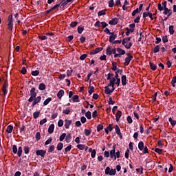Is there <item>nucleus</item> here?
I'll list each match as a JSON object with an SVG mask.
<instances>
[{
	"label": "nucleus",
	"mask_w": 176,
	"mask_h": 176,
	"mask_svg": "<svg viewBox=\"0 0 176 176\" xmlns=\"http://www.w3.org/2000/svg\"><path fill=\"white\" fill-rule=\"evenodd\" d=\"M41 100V96H38L36 97L33 101H34L35 102H36V104H38V102H40Z\"/></svg>",
	"instance_id": "obj_45"
},
{
	"label": "nucleus",
	"mask_w": 176,
	"mask_h": 176,
	"mask_svg": "<svg viewBox=\"0 0 176 176\" xmlns=\"http://www.w3.org/2000/svg\"><path fill=\"white\" fill-rule=\"evenodd\" d=\"M128 57L125 58V63H124V65L128 66L131 61L133 59V56L130 53L125 54Z\"/></svg>",
	"instance_id": "obj_5"
},
{
	"label": "nucleus",
	"mask_w": 176,
	"mask_h": 176,
	"mask_svg": "<svg viewBox=\"0 0 176 176\" xmlns=\"http://www.w3.org/2000/svg\"><path fill=\"white\" fill-rule=\"evenodd\" d=\"M85 116L87 118V119L91 120V113L89 111H88L85 113Z\"/></svg>",
	"instance_id": "obj_43"
},
{
	"label": "nucleus",
	"mask_w": 176,
	"mask_h": 176,
	"mask_svg": "<svg viewBox=\"0 0 176 176\" xmlns=\"http://www.w3.org/2000/svg\"><path fill=\"white\" fill-rule=\"evenodd\" d=\"M111 64L113 65V67H111V70L116 71L118 69L117 63L115 62H111Z\"/></svg>",
	"instance_id": "obj_34"
},
{
	"label": "nucleus",
	"mask_w": 176,
	"mask_h": 176,
	"mask_svg": "<svg viewBox=\"0 0 176 176\" xmlns=\"http://www.w3.org/2000/svg\"><path fill=\"white\" fill-rule=\"evenodd\" d=\"M106 12H107V10H102V11H100L98 13V15L99 16H103V15H106Z\"/></svg>",
	"instance_id": "obj_33"
},
{
	"label": "nucleus",
	"mask_w": 176,
	"mask_h": 176,
	"mask_svg": "<svg viewBox=\"0 0 176 176\" xmlns=\"http://www.w3.org/2000/svg\"><path fill=\"white\" fill-rule=\"evenodd\" d=\"M150 69L153 71H155L157 69V65L153 63L150 62Z\"/></svg>",
	"instance_id": "obj_26"
},
{
	"label": "nucleus",
	"mask_w": 176,
	"mask_h": 176,
	"mask_svg": "<svg viewBox=\"0 0 176 176\" xmlns=\"http://www.w3.org/2000/svg\"><path fill=\"white\" fill-rule=\"evenodd\" d=\"M120 157V152L119 150H117V152H116V145H113V149L110 151V158L113 159L114 160H116L117 158Z\"/></svg>",
	"instance_id": "obj_1"
},
{
	"label": "nucleus",
	"mask_w": 176,
	"mask_h": 176,
	"mask_svg": "<svg viewBox=\"0 0 176 176\" xmlns=\"http://www.w3.org/2000/svg\"><path fill=\"white\" fill-rule=\"evenodd\" d=\"M116 133H117V135L122 133L118 125H116Z\"/></svg>",
	"instance_id": "obj_41"
},
{
	"label": "nucleus",
	"mask_w": 176,
	"mask_h": 176,
	"mask_svg": "<svg viewBox=\"0 0 176 176\" xmlns=\"http://www.w3.org/2000/svg\"><path fill=\"white\" fill-rule=\"evenodd\" d=\"M8 83L7 81H6L3 86V92L4 94V96H6L8 94Z\"/></svg>",
	"instance_id": "obj_10"
},
{
	"label": "nucleus",
	"mask_w": 176,
	"mask_h": 176,
	"mask_svg": "<svg viewBox=\"0 0 176 176\" xmlns=\"http://www.w3.org/2000/svg\"><path fill=\"white\" fill-rule=\"evenodd\" d=\"M71 112V110L69 109H67L66 110H63V113L66 114V115H69Z\"/></svg>",
	"instance_id": "obj_61"
},
{
	"label": "nucleus",
	"mask_w": 176,
	"mask_h": 176,
	"mask_svg": "<svg viewBox=\"0 0 176 176\" xmlns=\"http://www.w3.org/2000/svg\"><path fill=\"white\" fill-rule=\"evenodd\" d=\"M94 90H95V87L94 86H90L89 89V94L91 95L94 92Z\"/></svg>",
	"instance_id": "obj_38"
},
{
	"label": "nucleus",
	"mask_w": 176,
	"mask_h": 176,
	"mask_svg": "<svg viewBox=\"0 0 176 176\" xmlns=\"http://www.w3.org/2000/svg\"><path fill=\"white\" fill-rule=\"evenodd\" d=\"M126 81H127L126 76L125 75H122V76H121V83H122L123 86L127 84Z\"/></svg>",
	"instance_id": "obj_15"
},
{
	"label": "nucleus",
	"mask_w": 176,
	"mask_h": 176,
	"mask_svg": "<svg viewBox=\"0 0 176 176\" xmlns=\"http://www.w3.org/2000/svg\"><path fill=\"white\" fill-rule=\"evenodd\" d=\"M22 152H23L22 147H21V146H19V148H18V153H17V155H18V156H19V157L21 156Z\"/></svg>",
	"instance_id": "obj_39"
},
{
	"label": "nucleus",
	"mask_w": 176,
	"mask_h": 176,
	"mask_svg": "<svg viewBox=\"0 0 176 176\" xmlns=\"http://www.w3.org/2000/svg\"><path fill=\"white\" fill-rule=\"evenodd\" d=\"M140 19H141V15H139V16H138V17H136V18L135 19V20H133V21H134L135 23H140Z\"/></svg>",
	"instance_id": "obj_51"
},
{
	"label": "nucleus",
	"mask_w": 176,
	"mask_h": 176,
	"mask_svg": "<svg viewBox=\"0 0 176 176\" xmlns=\"http://www.w3.org/2000/svg\"><path fill=\"white\" fill-rule=\"evenodd\" d=\"M129 153H130V150L128 148L126 150V151H125V158L129 159Z\"/></svg>",
	"instance_id": "obj_59"
},
{
	"label": "nucleus",
	"mask_w": 176,
	"mask_h": 176,
	"mask_svg": "<svg viewBox=\"0 0 176 176\" xmlns=\"http://www.w3.org/2000/svg\"><path fill=\"white\" fill-rule=\"evenodd\" d=\"M115 5L114 1L113 0H109V8H113Z\"/></svg>",
	"instance_id": "obj_46"
},
{
	"label": "nucleus",
	"mask_w": 176,
	"mask_h": 176,
	"mask_svg": "<svg viewBox=\"0 0 176 176\" xmlns=\"http://www.w3.org/2000/svg\"><path fill=\"white\" fill-rule=\"evenodd\" d=\"M39 71L38 70H36V71H32V75L34 76H37L39 74Z\"/></svg>",
	"instance_id": "obj_49"
},
{
	"label": "nucleus",
	"mask_w": 176,
	"mask_h": 176,
	"mask_svg": "<svg viewBox=\"0 0 176 176\" xmlns=\"http://www.w3.org/2000/svg\"><path fill=\"white\" fill-rule=\"evenodd\" d=\"M63 148V144L62 142H59L57 145V150L61 151Z\"/></svg>",
	"instance_id": "obj_35"
},
{
	"label": "nucleus",
	"mask_w": 176,
	"mask_h": 176,
	"mask_svg": "<svg viewBox=\"0 0 176 176\" xmlns=\"http://www.w3.org/2000/svg\"><path fill=\"white\" fill-rule=\"evenodd\" d=\"M72 120H67L66 119L65 120V126L67 129H68L69 128V126L72 124Z\"/></svg>",
	"instance_id": "obj_16"
},
{
	"label": "nucleus",
	"mask_w": 176,
	"mask_h": 176,
	"mask_svg": "<svg viewBox=\"0 0 176 176\" xmlns=\"http://www.w3.org/2000/svg\"><path fill=\"white\" fill-rule=\"evenodd\" d=\"M46 89V86L44 83H41L38 86V89L41 91H43Z\"/></svg>",
	"instance_id": "obj_28"
},
{
	"label": "nucleus",
	"mask_w": 176,
	"mask_h": 176,
	"mask_svg": "<svg viewBox=\"0 0 176 176\" xmlns=\"http://www.w3.org/2000/svg\"><path fill=\"white\" fill-rule=\"evenodd\" d=\"M153 150H154V151H155L157 153H158L159 155H162V153H163V150L162 149H160V148H156L155 149V148H153Z\"/></svg>",
	"instance_id": "obj_31"
},
{
	"label": "nucleus",
	"mask_w": 176,
	"mask_h": 176,
	"mask_svg": "<svg viewBox=\"0 0 176 176\" xmlns=\"http://www.w3.org/2000/svg\"><path fill=\"white\" fill-rule=\"evenodd\" d=\"M118 37L117 34H115L114 32H111L109 37V42L113 43V41Z\"/></svg>",
	"instance_id": "obj_12"
},
{
	"label": "nucleus",
	"mask_w": 176,
	"mask_h": 176,
	"mask_svg": "<svg viewBox=\"0 0 176 176\" xmlns=\"http://www.w3.org/2000/svg\"><path fill=\"white\" fill-rule=\"evenodd\" d=\"M12 130H13V126L12 125H9L7 127L6 132H8V133H11L12 132Z\"/></svg>",
	"instance_id": "obj_29"
},
{
	"label": "nucleus",
	"mask_w": 176,
	"mask_h": 176,
	"mask_svg": "<svg viewBox=\"0 0 176 176\" xmlns=\"http://www.w3.org/2000/svg\"><path fill=\"white\" fill-rule=\"evenodd\" d=\"M85 135L89 136L91 133V131L89 129H85Z\"/></svg>",
	"instance_id": "obj_57"
},
{
	"label": "nucleus",
	"mask_w": 176,
	"mask_h": 176,
	"mask_svg": "<svg viewBox=\"0 0 176 176\" xmlns=\"http://www.w3.org/2000/svg\"><path fill=\"white\" fill-rule=\"evenodd\" d=\"M53 139L52 138V137H50L45 142V145H48L50 144L52 142Z\"/></svg>",
	"instance_id": "obj_58"
},
{
	"label": "nucleus",
	"mask_w": 176,
	"mask_h": 176,
	"mask_svg": "<svg viewBox=\"0 0 176 176\" xmlns=\"http://www.w3.org/2000/svg\"><path fill=\"white\" fill-rule=\"evenodd\" d=\"M77 25H78V22H76V21H73V22H72V23L70 24V27L73 28L76 27Z\"/></svg>",
	"instance_id": "obj_62"
},
{
	"label": "nucleus",
	"mask_w": 176,
	"mask_h": 176,
	"mask_svg": "<svg viewBox=\"0 0 176 176\" xmlns=\"http://www.w3.org/2000/svg\"><path fill=\"white\" fill-rule=\"evenodd\" d=\"M72 148V145H69L65 149V154H66L67 152L70 151Z\"/></svg>",
	"instance_id": "obj_48"
},
{
	"label": "nucleus",
	"mask_w": 176,
	"mask_h": 176,
	"mask_svg": "<svg viewBox=\"0 0 176 176\" xmlns=\"http://www.w3.org/2000/svg\"><path fill=\"white\" fill-rule=\"evenodd\" d=\"M122 116V111H117V113H116V120L118 122Z\"/></svg>",
	"instance_id": "obj_17"
},
{
	"label": "nucleus",
	"mask_w": 176,
	"mask_h": 176,
	"mask_svg": "<svg viewBox=\"0 0 176 176\" xmlns=\"http://www.w3.org/2000/svg\"><path fill=\"white\" fill-rule=\"evenodd\" d=\"M63 123H64L63 120H60L58 121V126L59 127H61V126H63Z\"/></svg>",
	"instance_id": "obj_63"
},
{
	"label": "nucleus",
	"mask_w": 176,
	"mask_h": 176,
	"mask_svg": "<svg viewBox=\"0 0 176 176\" xmlns=\"http://www.w3.org/2000/svg\"><path fill=\"white\" fill-rule=\"evenodd\" d=\"M54 130V124H52L49 126V129H48V132H49V133H50V134L53 133Z\"/></svg>",
	"instance_id": "obj_23"
},
{
	"label": "nucleus",
	"mask_w": 176,
	"mask_h": 176,
	"mask_svg": "<svg viewBox=\"0 0 176 176\" xmlns=\"http://www.w3.org/2000/svg\"><path fill=\"white\" fill-rule=\"evenodd\" d=\"M36 140L38 141L41 139V133L40 132H37L35 135Z\"/></svg>",
	"instance_id": "obj_56"
},
{
	"label": "nucleus",
	"mask_w": 176,
	"mask_h": 176,
	"mask_svg": "<svg viewBox=\"0 0 176 176\" xmlns=\"http://www.w3.org/2000/svg\"><path fill=\"white\" fill-rule=\"evenodd\" d=\"M109 80H110V83L108 85V87L111 86V87H113V86H115V82L116 81V78L113 77L110 78Z\"/></svg>",
	"instance_id": "obj_14"
},
{
	"label": "nucleus",
	"mask_w": 176,
	"mask_h": 176,
	"mask_svg": "<svg viewBox=\"0 0 176 176\" xmlns=\"http://www.w3.org/2000/svg\"><path fill=\"white\" fill-rule=\"evenodd\" d=\"M162 40L163 43H166L168 41L167 36H162Z\"/></svg>",
	"instance_id": "obj_52"
},
{
	"label": "nucleus",
	"mask_w": 176,
	"mask_h": 176,
	"mask_svg": "<svg viewBox=\"0 0 176 176\" xmlns=\"http://www.w3.org/2000/svg\"><path fill=\"white\" fill-rule=\"evenodd\" d=\"M72 100L74 102H80L79 96L78 95L74 96V97L72 98Z\"/></svg>",
	"instance_id": "obj_25"
},
{
	"label": "nucleus",
	"mask_w": 176,
	"mask_h": 176,
	"mask_svg": "<svg viewBox=\"0 0 176 176\" xmlns=\"http://www.w3.org/2000/svg\"><path fill=\"white\" fill-rule=\"evenodd\" d=\"M65 137H66V133H63V134L60 136V138H59L60 141V142L63 141L64 139L65 138Z\"/></svg>",
	"instance_id": "obj_54"
},
{
	"label": "nucleus",
	"mask_w": 176,
	"mask_h": 176,
	"mask_svg": "<svg viewBox=\"0 0 176 176\" xmlns=\"http://www.w3.org/2000/svg\"><path fill=\"white\" fill-rule=\"evenodd\" d=\"M65 138H66L65 141L67 142V143H69L71 142V139H72L71 133H68L67 135H66Z\"/></svg>",
	"instance_id": "obj_27"
},
{
	"label": "nucleus",
	"mask_w": 176,
	"mask_h": 176,
	"mask_svg": "<svg viewBox=\"0 0 176 176\" xmlns=\"http://www.w3.org/2000/svg\"><path fill=\"white\" fill-rule=\"evenodd\" d=\"M104 129V126L102 124H98L97 126V131L98 132H100L101 130Z\"/></svg>",
	"instance_id": "obj_50"
},
{
	"label": "nucleus",
	"mask_w": 176,
	"mask_h": 176,
	"mask_svg": "<svg viewBox=\"0 0 176 176\" xmlns=\"http://www.w3.org/2000/svg\"><path fill=\"white\" fill-rule=\"evenodd\" d=\"M12 152L16 154L17 153V147L16 145L12 146Z\"/></svg>",
	"instance_id": "obj_60"
},
{
	"label": "nucleus",
	"mask_w": 176,
	"mask_h": 176,
	"mask_svg": "<svg viewBox=\"0 0 176 176\" xmlns=\"http://www.w3.org/2000/svg\"><path fill=\"white\" fill-rule=\"evenodd\" d=\"M168 32L170 35H173L175 33V30H174V26L173 25H170L168 27Z\"/></svg>",
	"instance_id": "obj_19"
},
{
	"label": "nucleus",
	"mask_w": 176,
	"mask_h": 176,
	"mask_svg": "<svg viewBox=\"0 0 176 176\" xmlns=\"http://www.w3.org/2000/svg\"><path fill=\"white\" fill-rule=\"evenodd\" d=\"M60 4H56L54 7H52V10L54 11L56 9H58L60 6Z\"/></svg>",
	"instance_id": "obj_55"
},
{
	"label": "nucleus",
	"mask_w": 176,
	"mask_h": 176,
	"mask_svg": "<svg viewBox=\"0 0 176 176\" xmlns=\"http://www.w3.org/2000/svg\"><path fill=\"white\" fill-rule=\"evenodd\" d=\"M141 12L139 10V8H136V10H133V12H132V16H135L136 14L140 13Z\"/></svg>",
	"instance_id": "obj_37"
},
{
	"label": "nucleus",
	"mask_w": 176,
	"mask_h": 176,
	"mask_svg": "<svg viewBox=\"0 0 176 176\" xmlns=\"http://www.w3.org/2000/svg\"><path fill=\"white\" fill-rule=\"evenodd\" d=\"M131 40V37H126L124 39H122V43L124 47L126 49H131V47L133 46V43L129 42Z\"/></svg>",
	"instance_id": "obj_2"
},
{
	"label": "nucleus",
	"mask_w": 176,
	"mask_h": 176,
	"mask_svg": "<svg viewBox=\"0 0 176 176\" xmlns=\"http://www.w3.org/2000/svg\"><path fill=\"white\" fill-rule=\"evenodd\" d=\"M173 12H172V10H170L169 8H165L164 10V12H163V14L164 15H167L168 14V16H170V15H172Z\"/></svg>",
	"instance_id": "obj_11"
},
{
	"label": "nucleus",
	"mask_w": 176,
	"mask_h": 176,
	"mask_svg": "<svg viewBox=\"0 0 176 176\" xmlns=\"http://www.w3.org/2000/svg\"><path fill=\"white\" fill-rule=\"evenodd\" d=\"M168 122H170V124H171V126H174L176 125V121L175 120H173L172 119V118H168Z\"/></svg>",
	"instance_id": "obj_30"
},
{
	"label": "nucleus",
	"mask_w": 176,
	"mask_h": 176,
	"mask_svg": "<svg viewBox=\"0 0 176 176\" xmlns=\"http://www.w3.org/2000/svg\"><path fill=\"white\" fill-rule=\"evenodd\" d=\"M39 115H40V111H36V112H34V113H33V118H34V119H36V118H38Z\"/></svg>",
	"instance_id": "obj_42"
},
{
	"label": "nucleus",
	"mask_w": 176,
	"mask_h": 176,
	"mask_svg": "<svg viewBox=\"0 0 176 176\" xmlns=\"http://www.w3.org/2000/svg\"><path fill=\"white\" fill-rule=\"evenodd\" d=\"M72 2V0H62L61 6L65 7L67 3Z\"/></svg>",
	"instance_id": "obj_22"
},
{
	"label": "nucleus",
	"mask_w": 176,
	"mask_h": 176,
	"mask_svg": "<svg viewBox=\"0 0 176 176\" xmlns=\"http://www.w3.org/2000/svg\"><path fill=\"white\" fill-rule=\"evenodd\" d=\"M8 30L12 31V28H13V19H12V15L10 14L8 17Z\"/></svg>",
	"instance_id": "obj_7"
},
{
	"label": "nucleus",
	"mask_w": 176,
	"mask_h": 176,
	"mask_svg": "<svg viewBox=\"0 0 176 176\" xmlns=\"http://www.w3.org/2000/svg\"><path fill=\"white\" fill-rule=\"evenodd\" d=\"M52 98H48L47 99H46V100L44 101L43 104H44L45 106L47 105V104L50 103V102L52 101Z\"/></svg>",
	"instance_id": "obj_36"
},
{
	"label": "nucleus",
	"mask_w": 176,
	"mask_h": 176,
	"mask_svg": "<svg viewBox=\"0 0 176 176\" xmlns=\"http://www.w3.org/2000/svg\"><path fill=\"white\" fill-rule=\"evenodd\" d=\"M118 73H120V74L122 75L123 73V70L118 69H117V72H116V79H117V81L116 82L115 84L117 85V87H119L120 84V78H119Z\"/></svg>",
	"instance_id": "obj_4"
},
{
	"label": "nucleus",
	"mask_w": 176,
	"mask_h": 176,
	"mask_svg": "<svg viewBox=\"0 0 176 176\" xmlns=\"http://www.w3.org/2000/svg\"><path fill=\"white\" fill-rule=\"evenodd\" d=\"M113 92V89H110L108 86L105 87L104 93L106 94H110L111 93Z\"/></svg>",
	"instance_id": "obj_24"
},
{
	"label": "nucleus",
	"mask_w": 176,
	"mask_h": 176,
	"mask_svg": "<svg viewBox=\"0 0 176 176\" xmlns=\"http://www.w3.org/2000/svg\"><path fill=\"white\" fill-rule=\"evenodd\" d=\"M46 153V151L45 150H38L36 151V154L38 156H41L42 157H44Z\"/></svg>",
	"instance_id": "obj_9"
},
{
	"label": "nucleus",
	"mask_w": 176,
	"mask_h": 176,
	"mask_svg": "<svg viewBox=\"0 0 176 176\" xmlns=\"http://www.w3.org/2000/svg\"><path fill=\"white\" fill-rule=\"evenodd\" d=\"M30 98L28 99V102H32L37 96V93L36 92L35 87L32 88V89L30 90Z\"/></svg>",
	"instance_id": "obj_3"
},
{
	"label": "nucleus",
	"mask_w": 176,
	"mask_h": 176,
	"mask_svg": "<svg viewBox=\"0 0 176 176\" xmlns=\"http://www.w3.org/2000/svg\"><path fill=\"white\" fill-rule=\"evenodd\" d=\"M78 148H79L80 150H84L85 148V145L84 144H78L77 145Z\"/></svg>",
	"instance_id": "obj_53"
},
{
	"label": "nucleus",
	"mask_w": 176,
	"mask_h": 176,
	"mask_svg": "<svg viewBox=\"0 0 176 176\" xmlns=\"http://www.w3.org/2000/svg\"><path fill=\"white\" fill-rule=\"evenodd\" d=\"M84 30H85L84 27L79 26V27L78 28V32L80 34H81Z\"/></svg>",
	"instance_id": "obj_40"
},
{
	"label": "nucleus",
	"mask_w": 176,
	"mask_h": 176,
	"mask_svg": "<svg viewBox=\"0 0 176 176\" xmlns=\"http://www.w3.org/2000/svg\"><path fill=\"white\" fill-rule=\"evenodd\" d=\"M105 173L107 175H115L116 174V170L111 169L109 166H107L105 170Z\"/></svg>",
	"instance_id": "obj_6"
},
{
	"label": "nucleus",
	"mask_w": 176,
	"mask_h": 176,
	"mask_svg": "<svg viewBox=\"0 0 176 176\" xmlns=\"http://www.w3.org/2000/svg\"><path fill=\"white\" fill-rule=\"evenodd\" d=\"M24 153L28 155L30 153V148L28 146H25L23 148Z\"/></svg>",
	"instance_id": "obj_44"
},
{
	"label": "nucleus",
	"mask_w": 176,
	"mask_h": 176,
	"mask_svg": "<svg viewBox=\"0 0 176 176\" xmlns=\"http://www.w3.org/2000/svg\"><path fill=\"white\" fill-rule=\"evenodd\" d=\"M118 19L114 18L110 20V21L109 22V24L111 25H116L118 24Z\"/></svg>",
	"instance_id": "obj_13"
},
{
	"label": "nucleus",
	"mask_w": 176,
	"mask_h": 176,
	"mask_svg": "<svg viewBox=\"0 0 176 176\" xmlns=\"http://www.w3.org/2000/svg\"><path fill=\"white\" fill-rule=\"evenodd\" d=\"M117 49L114 48L113 50H111V47L109 46L107 49V54L109 56H111L112 54H116Z\"/></svg>",
	"instance_id": "obj_8"
},
{
	"label": "nucleus",
	"mask_w": 176,
	"mask_h": 176,
	"mask_svg": "<svg viewBox=\"0 0 176 176\" xmlns=\"http://www.w3.org/2000/svg\"><path fill=\"white\" fill-rule=\"evenodd\" d=\"M117 52L121 56H122V55H124L126 54V52L124 50H122L121 48H117Z\"/></svg>",
	"instance_id": "obj_21"
},
{
	"label": "nucleus",
	"mask_w": 176,
	"mask_h": 176,
	"mask_svg": "<svg viewBox=\"0 0 176 176\" xmlns=\"http://www.w3.org/2000/svg\"><path fill=\"white\" fill-rule=\"evenodd\" d=\"M87 56H88L87 54H83V55L80 56V59L81 60H84Z\"/></svg>",
	"instance_id": "obj_64"
},
{
	"label": "nucleus",
	"mask_w": 176,
	"mask_h": 176,
	"mask_svg": "<svg viewBox=\"0 0 176 176\" xmlns=\"http://www.w3.org/2000/svg\"><path fill=\"white\" fill-rule=\"evenodd\" d=\"M138 147L139 148V150L140 151H143L144 150V144L142 141H140L139 142V144L138 146Z\"/></svg>",
	"instance_id": "obj_20"
},
{
	"label": "nucleus",
	"mask_w": 176,
	"mask_h": 176,
	"mask_svg": "<svg viewBox=\"0 0 176 176\" xmlns=\"http://www.w3.org/2000/svg\"><path fill=\"white\" fill-rule=\"evenodd\" d=\"M65 91L63 89H60L58 93L57 94V96L59 99H61L62 97L64 96Z\"/></svg>",
	"instance_id": "obj_18"
},
{
	"label": "nucleus",
	"mask_w": 176,
	"mask_h": 176,
	"mask_svg": "<svg viewBox=\"0 0 176 176\" xmlns=\"http://www.w3.org/2000/svg\"><path fill=\"white\" fill-rule=\"evenodd\" d=\"M54 150H55L54 145H52V146H50V148L48 149V152L49 153H52Z\"/></svg>",
	"instance_id": "obj_47"
},
{
	"label": "nucleus",
	"mask_w": 176,
	"mask_h": 176,
	"mask_svg": "<svg viewBox=\"0 0 176 176\" xmlns=\"http://www.w3.org/2000/svg\"><path fill=\"white\" fill-rule=\"evenodd\" d=\"M160 45H156L155 47H154V50H153V52H154V54L158 53L160 52Z\"/></svg>",
	"instance_id": "obj_32"
}]
</instances>
